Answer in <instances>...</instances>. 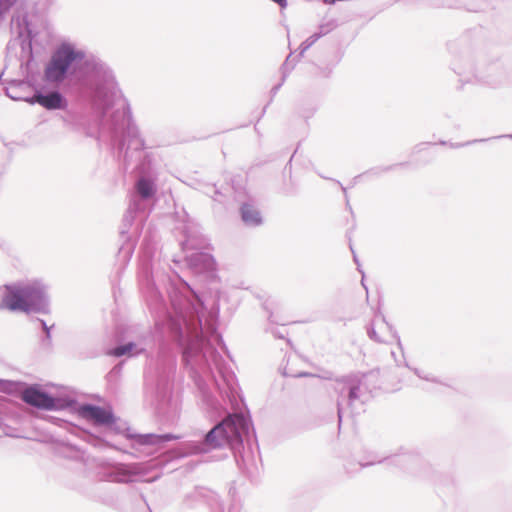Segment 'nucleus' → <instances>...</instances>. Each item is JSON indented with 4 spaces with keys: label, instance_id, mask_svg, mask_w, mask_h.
I'll list each match as a JSON object with an SVG mask.
<instances>
[{
    "label": "nucleus",
    "instance_id": "nucleus-4",
    "mask_svg": "<svg viewBox=\"0 0 512 512\" xmlns=\"http://www.w3.org/2000/svg\"><path fill=\"white\" fill-rule=\"evenodd\" d=\"M447 49L452 56L451 69L460 77L457 90L464 84L477 83L490 89H501L512 83V71L499 59L476 61L467 38L451 40Z\"/></svg>",
    "mask_w": 512,
    "mask_h": 512
},
{
    "label": "nucleus",
    "instance_id": "nucleus-30",
    "mask_svg": "<svg viewBox=\"0 0 512 512\" xmlns=\"http://www.w3.org/2000/svg\"><path fill=\"white\" fill-rule=\"evenodd\" d=\"M212 338L217 343V345L227 354V356L230 357L228 348L222 338V335L219 334L217 331H214Z\"/></svg>",
    "mask_w": 512,
    "mask_h": 512
},
{
    "label": "nucleus",
    "instance_id": "nucleus-13",
    "mask_svg": "<svg viewBox=\"0 0 512 512\" xmlns=\"http://www.w3.org/2000/svg\"><path fill=\"white\" fill-rule=\"evenodd\" d=\"M218 495L204 487H196L192 492L186 494L183 500V507L186 509H193L198 507L200 504H206L209 507L218 505Z\"/></svg>",
    "mask_w": 512,
    "mask_h": 512
},
{
    "label": "nucleus",
    "instance_id": "nucleus-33",
    "mask_svg": "<svg viewBox=\"0 0 512 512\" xmlns=\"http://www.w3.org/2000/svg\"><path fill=\"white\" fill-rule=\"evenodd\" d=\"M382 461H383L382 458H378L377 456H373L367 462H359V466H360V468H365V467H368V466H372V465H374L376 463H381Z\"/></svg>",
    "mask_w": 512,
    "mask_h": 512
},
{
    "label": "nucleus",
    "instance_id": "nucleus-41",
    "mask_svg": "<svg viewBox=\"0 0 512 512\" xmlns=\"http://www.w3.org/2000/svg\"><path fill=\"white\" fill-rule=\"evenodd\" d=\"M292 377H296V378H302V377H309V376H313V374L309 373V372H300L298 374H295V375H291Z\"/></svg>",
    "mask_w": 512,
    "mask_h": 512
},
{
    "label": "nucleus",
    "instance_id": "nucleus-5",
    "mask_svg": "<svg viewBox=\"0 0 512 512\" xmlns=\"http://www.w3.org/2000/svg\"><path fill=\"white\" fill-rule=\"evenodd\" d=\"M157 185L154 175L138 176L130 195L128 209L120 227L123 243L118 255L122 261L128 262L135 250L136 240L144 228L156 201Z\"/></svg>",
    "mask_w": 512,
    "mask_h": 512
},
{
    "label": "nucleus",
    "instance_id": "nucleus-37",
    "mask_svg": "<svg viewBox=\"0 0 512 512\" xmlns=\"http://www.w3.org/2000/svg\"><path fill=\"white\" fill-rule=\"evenodd\" d=\"M3 431H4V434L6 436H9V437H13V438H17L19 437L18 434L15 433V428L9 426V425H6L4 428H3Z\"/></svg>",
    "mask_w": 512,
    "mask_h": 512
},
{
    "label": "nucleus",
    "instance_id": "nucleus-51",
    "mask_svg": "<svg viewBox=\"0 0 512 512\" xmlns=\"http://www.w3.org/2000/svg\"><path fill=\"white\" fill-rule=\"evenodd\" d=\"M201 325H202V320L199 319V326L201 327Z\"/></svg>",
    "mask_w": 512,
    "mask_h": 512
},
{
    "label": "nucleus",
    "instance_id": "nucleus-9",
    "mask_svg": "<svg viewBox=\"0 0 512 512\" xmlns=\"http://www.w3.org/2000/svg\"><path fill=\"white\" fill-rule=\"evenodd\" d=\"M124 435L126 439L131 441V451H126V453L136 458L140 457L142 454L148 455L152 453V447L154 446H161L169 441L178 440L180 438L173 433H133L129 428L126 429Z\"/></svg>",
    "mask_w": 512,
    "mask_h": 512
},
{
    "label": "nucleus",
    "instance_id": "nucleus-16",
    "mask_svg": "<svg viewBox=\"0 0 512 512\" xmlns=\"http://www.w3.org/2000/svg\"><path fill=\"white\" fill-rule=\"evenodd\" d=\"M146 350V346H144L140 341H128L126 343L116 345L110 349L109 354L114 357H122L125 355L136 356L145 353Z\"/></svg>",
    "mask_w": 512,
    "mask_h": 512
},
{
    "label": "nucleus",
    "instance_id": "nucleus-50",
    "mask_svg": "<svg viewBox=\"0 0 512 512\" xmlns=\"http://www.w3.org/2000/svg\"><path fill=\"white\" fill-rule=\"evenodd\" d=\"M440 144H441V145H445V144H446V142H445V141H440Z\"/></svg>",
    "mask_w": 512,
    "mask_h": 512
},
{
    "label": "nucleus",
    "instance_id": "nucleus-23",
    "mask_svg": "<svg viewBox=\"0 0 512 512\" xmlns=\"http://www.w3.org/2000/svg\"><path fill=\"white\" fill-rule=\"evenodd\" d=\"M320 39L319 34H312L305 41H303L299 46V54L298 57H302L303 54L313 46Z\"/></svg>",
    "mask_w": 512,
    "mask_h": 512
},
{
    "label": "nucleus",
    "instance_id": "nucleus-20",
    "mask_svg": "<svg viewBox=\"0 0 512 512\" xmlns=\"http://www.w3.org/2000/svg\"><path fill=\"white\" fill-rule=\"evenodd\" d=\"M124 362H119L107 373L106 380L110 388H115L120 380Z\"/></svg>",
    "mask_w": 512,
    "mask_h": 512
},
{
    "label": "nucleus",
    "instance_id": "nucleus-48",
    "mask_svg": "<svg viewBox=\"0 0 512 512\" xmlns=\"http://www.w3.org/2000/svg\"><path fill=\"white\" fill-rule=\"evenodd\" d=\"M361 283H362V285H363L364 289H365L366 291H368L367 286H365V284H364V280H363V279H362Z\"/></svg>",
    "mask_w": 512,
    "mask_h": 512
},
{
    "label": "nucleus",
    "instance_id": "nucleus-1",
    "mask_svg": "<svg viewBox=\"0 0 512 512\" xmlns=\"http://www.w3.org/2000/svg\"><path fill=\"white\" fill-rule=\"evenodd\" d=\"M156 236L150 227L145 231L140 247L138 281L141 293L155 321L152 335L158 345L156 358H150L144 372L145 401L158 413L165 414L172 402V377L176 368L175 348L182 352L184 365L213 408L217 400L211 387L231 402L236 401L238 384L234 372L227 366L216 347L185 331L189 314H198L202 301L199 295L178 275L167 288L172 311L153 279L152 259L156 251Z\"/></svg>",
    "mask_w": 512,
    "mask_h": 512
},
{
    "label": "nucleus",
    "instance_id": "nucleus-15",
    "mask_svg": "<svg viewBox=\"0 0 512 512\" xmlns=\"http://www.w3.org/2000/svg\"><path fill=\"white\" fill-rule=\"evenodd\" d=\"M241 221L246 227H258L262 225L263 218L259 209L250 202H244L239 208Z\"/></svg>",
    "mask_w": 512,
    "mask_h": 512
},
{
    "label": "nucleus",
    "instance_id": "nucleus-25",
    "mask_svg": "<svg viewBox=\"0 0 512 512\" xmlns=\"http://www.w3.org/2000/svg\"><path fill=\"white\" fill-rule=\"evenodd\" d=\"M98 499L102 504H104L108 507H113V508L116 507L117 502H118V498H117L116 494L112 493V492L100 495L98 497Z\"/></svg>",
    "mask_w": 512,
    "mask_h": 512
},
{
    "label": "nucleus",
    "instance_id": "nucleus-36",
    "mask_svg": "<svg viewBox=\"0 0 512 512\" xmlns=\"http://www.w3.org/2000/svg\"><path fill=\"white\" fill-rule=\"evenodd\" d=\"M331 30V27L328 24H322L319 26V31L315 32L314 34H319L320 38L329 33Z\"/></svg>",
    "mask_w": 512,
    "mask_h": 512
},
{
    "label": "nucleus",
    "instance_id": "nucleus-31",
    "mask_svg": "<svg viewBox=\"0 0 512 512\" xmlns=\"http://www.w3.org/2000/svg\"><path fill=\"white\" fill-rule=\"evenodd\" d=\"M367 335L368 337L377 342V343H382L384 342L383 339L377 334L375 328H374V324L373 323H370L368 326H367Z\"/></svg>",
    "mask_w": 512,
    "mask_h": 512
},
{
    "label": "nucleus",
    "instance_id": "nucleus-24",
    "mask_svg": "<svg viewBox=\"0 0 512 512\" xmlns=\"http://www.w3.org/2000/svg\"><path fill=\"white\" fill-rule=\"evenodd\" d=\"M39 344H40L41 349L44 351L52 350L53 344H52L51 329L43 331V335L39 339Z\"/></svg>",
    "mask_w": 512,
    "mask_h": 512
},
{
    "label": "nucleus",
    "instance_id": "nucleus-26",
    "mask_svg": "<svg viewBox=\"0 0 512 512\" xmlns=\"http://www.w3.org/2000/svg\"><path fill=\"white\" fill-rule=\"evenodd\" d=\"M412 370L420 379H423V380H426L429 382H433V383L444 384L443 382H441L437 377H435L431 373L425 372L418 368H413Z\"/></svg>",
    "mask_w": 512,
    "mask_h": 512
},
{
    "label": "nucleus",
    "instance_id": "nucleus-7",
    "mask_svg": "<svg viewBox=\"0 0 512 512\" xmlns=\"http://www.w3.org/2000/svg\"><path fill=\"white\" fill-rule=\"evenodd\" d=\"M365 374L360 372L350 373L348 375L336 378L333 389L338 395L337 397V414L339 425L342 421V403L346 402L347 406L354 409L357 403L363 404L362 384Z\"/></svg>",
    "mask_w": 512,
    "mask_h": 512
},
{
    "label": "nucleus",
    "instance_id": "nucleus-6",
    "mask_svg": "<svg viewBox=\"0 0 512 512\" xmlns=\"http://www.w3.org/2000/svg\"><path fill=\"white\" fill-rule=\"evenodd\" d=\"M24 312L26 314H49L50 298L47 286L39 280L26 284L5 285L0 301V310Z\"/></svg>",
    "mask_w": 512,
    "mask_h": 512
},
{
    "label": "nucleus",
    "instance_id": "nucleus-34",
    "mask_svg": "<svg viewBox=\"0 0 512 512\" xmlns=\"http://www.w3.org/2000/svg\"><path fill=\"white\" fill-rule=\"evenodd\" d=\"M61 118L66 125L75 126V125L80 124V122L74 116H72L70 114H67L66 116H62Z\"/></svg>",
    "mask_w": 512,
    "mask_h": 512
},
{
    "label": "nucleus",
    "instance_id": "nucleus-11",
    "mask_svg": "<svg viewBox=\"0 0 512 512\" xmlns=\"http://www.w3.org/2000/svg\"><path fill=\"white\" fill-rule=\"evenodd\" d=\"M12 29L17 34V39L20 42L21 52L24 54L28 61L34 59L33 55V39L36 34L34 33L31 23L27 15L17 16L12 18Z\"/></svg>",
    "mask_w": 512,
    "mask_h": 512
},
{
    "label": "nucleus",
    "instance_id": "nucleus-46",
    "mask_svg": "<svg viewBox=\"0 0 512 512\" xmlns=\"http://www.w3.org/2000/svg\"><path fill=\"white\" fill-rule=\"evenodd\" d=\"M314 113H315V109L313 108V109H311V110L309 111V114H308V115H304V117H305V118H309V117H310V116H312Z\"/></svg>",
    "mask_w": 512,
    "mask_h": 512
},
{
    "label": "nucleus",
    "instance_id": "nucleus-39",
    "mask_svg": "<svg viewBox=\"0 0 512 512\" xmlns=\"http://www.w3.org/2000/svg\"><path fill=\"white\" fill-rule=\"evenodd\" d=\"M336 182H337V184H339V185L341 186V189H342V191H343V193H344V195H345V198H346V206L349 208V210H352V208H351V206H350V204H349L348 197H347V189H346L344 186H342V184H341L339 181H336Z\"/></svg>",
    "mask_w": 512,
    "mask_h": 512
},
{
    "label": "nucleus",
    "instance_id": "nucleus-17",
    "mask_svg": "<svg viewBox=\"0 0 512 512\" xmlns=\"http://www.w3.org/2000/svg\"><path fill=\"white\" fill-rule=\"evenodd\" d=\"M292 54H290L287 59L285 60V62L282 64L281 66V71H282V78H281V81L274 85L271 90H270V100L269 102L264 106V108L262 109V112H261V115L260 117H262L265 113H266V109L268 107V105L273 101L274 97L276 96V94L278 93V91L280 90V88L282 87V85L284 84L286 78H287V75L289 73V71L291 69H293V66L291 68H289V59L291 57Z\"/></svg>",
    "mask_w": 512,
    "mask_h": 512
},
{
    "label": "nucleus",
    "instance_id": "nucleus-29",
    "mask_svg": "<svg viewBox=\"0 0 512 512\" xmlns=\"http://www.w3.org/2000/svg\"><path fill=\"white\" fill-rule=\"evenodd\" d=\"M337 62L333 63V64H327L325 66H320L318 65L317 66V75L323 77V78H329L332 74V71L334 69V67L336 66Z\"/></svg>",
    "mask_w": 512,
    "mask_h": 512
},
{
    "label": "nucleus",
    "instance_id": "nucleus-44",
    "mask_svg": "<svg viewBox=\"0 0 512 512\" xmlns=\"http://www.w3.org/2000/svg\"><path fill=\"white\" fill-rule=\"evenodd\" d=\"M5 95L8 96L11 99H16L15 96L10 94L9 88H5Z\"/></svg>",
    "mask_w": 512,
    "mask_h": 512
},
{
    "label": "nucleus",
    "instance_id": "nucleus-10",
    "mask_svg": "<svg viewBox=\"0 0 512 512\" xmlns=\"http://www.w3.org/2000/svg\"><path fill=\"white\" fill-rule=\"evenodd\" d=\"M70 410L78 412L82 418L91 421L96 425L104 426L120 432V428L116 425L118 418L110 407H103L91 403L80 404L77 401L75 408Z\"/></svg>",
    "mask_w": 512,
    "mask_h": 512
},
{
    "label": "nucleus",
    "instance_id": "nucleus-47",
    "mask_svg": "<svg viewBox=\"0 0 512 512\" xmlns=\"http://www.w3.org/2000/svg\"><path fill=\"white\" fill-rule=\"evenodd\" d=\"M11 84H12V85H14V86H18V85H19V82H18V81H16V80H13V81H11Z\"/></svg>",
    "mask_w": 512,
    "mask_h": 512
},
{
    "label": "nucleus",
    "instance_id": "nucleus-43",
    "mask_svg": "<svg viewBox=\"0 0 512 512\" xmlns=\"http://www.w3.org/2000/svg\"><path fill=\"white\" fill-rule=\"evenodd\" d=\"M7 424L5 423V415L0 413V427L3 429Z\"/></svg>",
    "mask_w": 512,
    "mask_h": 512
},
{
    "label": "nucleus",
    "instance_id": "nucleus-22",
    "mask_svg": "<svg viewBox=\"0 0 512 512\" xmlns=\"http://www.w3.org/2000/svg\"><path fill=\"white\" fill-rule=\"evenodd\" d=\"M184 239L180 241V246L183 251H187L189 249H196L197 244L195 239L190 235L187 226L183 227Z\"/></svg>",
    "mask_w": 512,
    "mask_h": 512
},
{
    "label": "nucleus",
    "instance_id": "nucleus-38",
    "mask_svg": "<svg viewBox=\"0 0 512 512\" xmlns=\"http://www.w3.org/2000/svg\"><path fill=\"white\" fill-rule=\"evenodd\" d=\"M36 321L39 323L42 331L44 330H49V329H52L54 327V324L52 326H48L46 321L43 320V319H40V318H36Z\"/></svg>",
    "mask_w": 512,
    "mask_h": 512
},
{
    "label": "nucleus",
    "instance_id": "nucleus-32",
    "mask_svg": "<svg viewBox=\"0 0 512 512\" xmlns=\"http://www.w3.org/2000/svg\"><path fill=\"white\" fill-rule=\"evenodd\" d=\"M15 384L16 383L14 381L0 379V391L11 392Z\"/></svg>",
    "mask_w": 512,
    "mask_h": 512
},
{
    "label": "nucleus",
    "instance_id": "nucleus-8",
    "mask_svg": "<svg viewBox=\"0 0 512 512\" xmlns=\"http://www.w3.org/2000/svg\"><path fill=\"white\" fill-rule=\"evenodd\" d=\"M23 400L31 406L48 411L69 410L77 405L75 397L67 394L52 395L38 384L31 385L25 389Z\"/></svg>",
    "mask_w": 512,
    "mask_h": 512
},
{
    "label": "nucleus",
    "instance_id": "nucleus-12",
    "mask_svg": "<svg viewBox=\"0 0 512 512\" xmlns=\"http://www.w3.org/2000/svg\"><path fill=\"white\" fill-rule=\"evenodd\" d=\"M146 471L140 464L116 463L111 465L106 471L108 480L117 483H131L136 476L144 475Z\"/></svg>",
    "mask_w": 512,
    "mask_h": 512
},
{
    "label": "nucleus",
    "instance_id": "nucleus-19",
    "mask_svg": "<svg viewBox=\"0 0 512 512\" xmlns=\"http://www.w3.org/2000/svg\"><path fill=\"white\" fill-rule=\"evenodd\" d=\"M152 160L153 155L151 153L146 152L143 154V156L139 159L138 164L135 166L139 176L153 175Z\"/></svg>",
    "mask_w": 512,
    "mask_h": 512
},
{
    "label": "nucleus",
    "instance_id": "nucleus-45",
    "mask_svg": "<svg viewBox=\"0 0 512 512\" xmlns=\"http://www.w3.org/2000/svg\"><path fill=\"white\" fill-rule=\"evenodd\" d=\"M350 249H351V251H352V253H353V259H354L355 263H357V264H358V259H357V256H356V254H355V252H354L353 248H352V245H350Z\"/></svg>",
    "mask_w": 512,
    "mask_h": 512
},
{
    "label": "nucleus",
    "instance_id": "nucleus-40",
    "mask_svg": "<svg viewBox=\"0 0 512 512\" xmlns=\"http://www.w3.org/2000/svg\"><path fill=\"white\" fill-rule=\"evenodd\" d=\"M431 145V143H420L414 147V152H420L425 146Z\"/></svg>",
    "mask_w": 512,
    "mask_h": 512
},
{
    "label": "nucleus",
    "instance_id": "nucleus-49",
    "mask_svg": "<svg viewBox=\"0 0 512 512\" xmlns=\"http://www.w3.org/2000/svg\"><path fill=\"white\" fill-rule=\"evenodd\" d=\"M291 162H292V157L289 159V162L287 163V165H286V166L291 165ZM286 168H287V167H285V169H286Z\"/></svg>",
    "mask_w": 512,
    "mask_h": 512
},
{
    "label": "nucleus",
    "instance_id": "nucleus-18",
    "mask_svg": "<svg viewBox=\"0 0 512 512\" xmlns=\"http://www.w3.org/2000/svg\"><path fill=\"white\" fill-rule=\"evenodd\" d=\"M407 164L408 163L405 162V163L392 164V165H388V166L374 167V168L367 170L363 174L357 175L356 177H354L353 181H354V183H356L362 177H379L382 174L392 171L399 166H405Z\"/></svg>",
    "mask_w": 512,
    "mask_h": 512
},
{
    "label": "nucleus",
    "instance_id": "nucleus-3",
    "mask_svg": "<svg viewBox=\"0 0 512 512\" xmlns=\"http://www.w3.org/2000/svg\"><path fill=\"white\" fill-rule=\"evenodd\" d=\"M252 438L257 444L256 433L249 411L229 414L204 433L201 440L183 441L178 447L152 459V467L163 468L173 459L207 454L214 450L229 449L233 452L237 466L242 469L246 467L244 441L250 447Z\"/></svg>",
    "mask_w": 512,
    "mask_h": 512
},
{
    "label": "nucleus",
    "instance_id": "nucleus-14",
    "mask_svg": "<svg viewBox=\"0 0 512 512\" xmlns=\"http://www.w3.org/2000/svg\"><path fill=\"white\" fill-rule=\"evenodd\" d=\"M187 265L198 272L211 271L215 268V260L209 253L196 251L185 256Z\"/></svg>",
    "mask_w": 512,
    "mask_h": 512
},
{
    "label": "nucleus",
    "instance_id": "nucleus-21",
    "mask_svg": "<svg viewBox=\"0 0 512 512\" xmlns=\"http://www.w3.org/2000/svg\"><path fill=\"white\" fill-rule=\"evenodd\" d=\"M446 5L449 7H464L469 11H477L480 4H474V0H446Z\"/></svg>",
    "mask_w": 512,
    "mask_h": 512
},
{
    "label": "nucleus",
    "instance_id": "nucleus-28",
    "mask_svg": "<svg viewBox=\"0 0 512 512\" xmlns=\"http://www.w3.org/2000/svg\"><path fill=\"white\" fill-rule=\"evenodd\" d=\"M411 459L408 455H394L393 457L388 458L389 464L398 465L404 467V465Z\"/></svg>",
    "mask_w": 512,
    "mask_h": 512
},
{
    "label": "nucleus",
    "instance_id": "nucleus-52",
    "mask_svg": "<svg viewBox=\"0 0 512 512\" xmlns=\"http://www.w3.org/2000/svg\"><path fill=\"white\" fill-rule=\"evenodd\" d=\"M509 138H512V134L508 136Z\"/></svg>",
    "mask_w": 512,
    "mask_h": 512
},
{
    "label": "nucleus",
    "instance_id": "nucleus-27",
    "mask_svg": "<svg viewBox=\"0 0 512 512\" xmlns=\"http://www.w3.org/2000/svg\"><path fill=\"white\" fill-rule=\"evenodd\" d=\"M17 0H0V21H2Z\"/></svg>",
    "mask_w": 512,
    "mask_h": 512
},
{
    "label": "nucleus",
    "instance_id": "nucleus-42",
    "mask_svg": "<svg viewBox=\"0 0 512 512\" xmlns=\"http://www.w3.org/2000/svg\"><path fill=\"white\" fill-rule=\"evenodd\" d=\"M271 332L274 335V337H276V338H279V339L284 338V334L282 332H280L278 329H274Z\"/></svg>",
    "mask_w": 512,
    "mask_h": 512
},
{
    "label": "nucleus",
    "instance_id": "nucleus-2",
    "mask_svg": "<svg viewBox=\"0 0 512 512\" xmlns=\"http://www.w3.org/2000/svg\"><path fill=\"white\" fill-rule=\"evenodd\" d=\"M43 80L57 87L36 90L27 101L48 111H66L69 107L67 94L78 104L90 108L97 115L99 139L110 145L125 170L133 162L134 153L161 146L146 143L127 99L121 107L107 114L121 90L113 69L100 57L63 41L45 64Z\"/></svg>",
    "mask_w": 512,
    "mask_h": 512
},
{
    "label": "nucleus",
    "instance_id": "nucleus-35",
    "mask_svg": "<svg viewBox=\"0 0 512 512\" xmlns=\"http://www.w3.org/2000/svg\"><path fill=\"white\" fill-rule=\"evenodd\" d=\"M482 141H485V140L484 139H480V140L467 141L465 143H450V147L454 148V149H457V148H461V147H464V146H467V145H470V144H473V143H476V142H482Z\"/></svg>",
    "mask_w": 512,
    "mask_h": 512
}]
</instances>
